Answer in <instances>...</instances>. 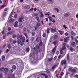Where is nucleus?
<instances>
[{"label":"nucleus","instance_id":"1","mask_svg":"<svg viewBox=\"0 0 78 78\" xmlns=\"http://www.w3.org/2000/svg\"><path fill=\"white\" fill-rule=\"evenodd\" d=\"M20 40L22 41L23 43H24L25 41V38L24 37H22V35H20Z\"/></svg>","mask_w":78,"mask_h":78},{"label":"nucleus","instance_id":"2","mask_svg":"<svg viewBox=\"0 0 78 78\" xmlns=\"http://www.w3.org/2000/svg\"><path fill=\"white\" fill-rule=\"evenodd\" d=\"M69 71H71L73 73H75L76 72V70L75 69H72L71 67H70L69 69Z\"/></svg>","mask_w":78,"mask_h":78},{"label":"nucleus","instance_id":"3","mask_svg":"<svg viewBox=\"0 0 78 78\" xmlns=\"http://www.w3.org/2000/svg\"><path fill=\"white\" fill-rule=\"evenodd\" d=\"M50 30H51L52 33H55V32H56V28L54 29L51 28L50 29Z\"/></svg>","mask_w":78,"mask_h":78},{"label":"nucleus","instance_id":"4","mask_svg":"<svg viewBox=\"0 0 78 78\" xmlns=\"http://www.w3.org/2000/svg\"><path fill=\"white\" fill-rule=\"evenodd\" d=\"M66 60H63L61 62L62 65H63V64L66 65Z\"/></svg>","mask_w":78,"mask_h":78},{"label":"nucleus","instance_id":"5","mask_svg":"<svg viewBox=\"0 0 78 78\" xmlns=\"http://www.w3.org/2000/svg\"><path fill=\"white\" fill-rule=\"evenodd\" d=\"M18 21L20 22H22V21H23V17H20Z\"/></svg>","mask_w":78,"mask_h":78},{"label":"nucleus","instance_id":"6","mask_svg":"<svg viewBox=\"0 0 78 78\" xmlns=\"http://www.w3.org/2000/svg\"><path fill=\"white\" fill-rule=\"evenodd\" d=\"M71 45L73 46L74 47H76V44L75 43V42H73L71 43Z\"/></svg>","mask_w":78,"mask_h":78},{"label":"nucleus","instance_id":"7","mask_svg":"<svg viewBox=\"0 0 78 78\" xmlns=\"http://www.w3.org/2000/svg\"><path fill=\"white\" fill-rule=\"evenodd\" d=\"M56 46H55V48L53 49L52 51V52L54 54L55 53V51H56Z\"/></svg>","mask_w":78,"mask_h":78},{"label":"nucleus","instance_id":"8","mask_svg":"<svg viewBox=\"0 0 78 78\" xmlns=\"http://www.w3.org/2000/svg\"><path fill=\"white\" fill-rule=\"evenodd\" d=\"M71 34L72 36H76V34L73 31H71Z\"/></svg>","mask_w":78,"mask_h":78},{"label":"nucleus","instance_id":"9","mask_svg":"<svg viewBox=\"0 0 78 78\" xmlns=\"http://www.w3.org/2000/svg\"><path fill=\"white\" fill-rule=\"evenodd\" d=\"M33 62L34 64H37V61L36 59H34L33 60Z\"/></svg>","mask_w":78,"mask_h":78},{"label":"nucleus","instance_id":"10","mask_svg":"<svg viewBox=\"0 0 78 78\" xmlns=\"http://www.w3.org/2000/svg\"><path fill=\"white\" fill-rule=\"evenodd\" d=\"M18 22L16 21L15 22V24L14 25V27H18Z\"/></svg>","mask_w":78,"mask_h":78},{"label":"nucleus","instance_id":"11","mask_svg":"<svg viewBox=\"0 0 78 78\" xmlns=\"http://www.w3.org/2000/svg\"><path fill=\"white\" fill-rule=\"evenodd\" d=\"M69 39V37H67V38H64V41L65 42H66L67 41V40H68Z\"/></svg>","mask_w":78,"mask_h":78},{"label":"nucleus","instance_id":"12","mask_svg":"<svg viewBox=\"0 0 78 78\" xmlns=\"http://www.w3.org/2000/svg\"><path fill=\"white\" fill-rule=\"evenodd\" d=\"M41 15L40 16V17L41 18H42L44 17V14L42 13V12H40Z\"/></svg>","mask_w":78,"mask_h":78},{"label":"nucleus","instance_id":"13","mask_svg":"<svg viewBox=\"0 0 78 78\" xmlns=\"http://www.w3.org/2000/svg\"><path fill=\"white\" fill-rule=\"evenodd\" d=\"M17 37L18 40H20V36L19 34H18L17 36Z\"/></svg>","mask_w":78,"mask_h":78},{"label":"nucleus","instance_id":"14","mask_svg":"<svg viewBox=\"0 0 78 78\" xmlns=\"http://www.w3.org/2000/svg\"><path fill=\"white\" fill-rule=\"evenodd\" d=\"M58 65H55L53 67H52V70H53V69H55V68H56L57 67H58Z\"/></svg>","mask_w":78,"mask_h":78},{"label":"nucleus","instance_id":"15","mask_svg":"<svg viewBox=\"0 0 78 78\" xmlns=\"http://www.w3.org/2000/svg\"><path fill=\"white\" fill-rule=\"evenodd\" d=\"M58 32L59 33L61 34V35H62V34H63V32L62 31H61V30H58Z\"/></svg>","mask_w":78,"mask_h":78},{"label":"nucleus","instance_id":"16","mask_svg":"<svg viewBox=\"0 0 78 78\" xmlns=\"http://www.w3.org/2000/svg\"><path fill=\"white\" fill-rule=\"evenodd\" d=\"M48 17L50 21V22H51L52 21V20H53V18L51 17V16H48Z\"/></svg>","mask_w":78,"mask_h":78},{"label":"nucleus","instance_id":"17","mask_svg":"<svg viewBox=\"0 0 78 78\" xmlns=\"http://www.w3.org/2000/svg\"><path fill=\"white\" fill-rule=\"evenodd\" d=\"M53 37H54V39H58V36L56 35H54L53 36Z\"/></svg>","mask_w":78,"mask_h":78},{"label":"nucleus","instance_id":"18","mask_svg":"<svg viewBox=\"0 0 78 78\" xmlns=\"http://www.w3.org/2000/svg\"><path fill=\"white\" fill-rule=\"evenodd\" d=\"M12 32L10 31L7 33V35H8L9 34L12 35Z\"/></svg>","mask_w":78,"mask_h":78},{"label":"nucleus","instance_id":"19","mask_svg":"<svg viewBox=\"0 0 78 78\" xmlns=\"http://www.w3.org/2000/svg\"><path fill=\"white\" fill-rule=\"evenodd\" d=\"M25 8L27 9H30V5H27L25 7Z\"/></svg>","mask_w":78,"mask_h":78},{"label":"nucleus","instance_id":"20","mask_svg":"<svg viewBox=\"0 0 78 78\" xmlns=\"http://www.w3.org/2000/svg\"><path fill=\"white\" fill-rule=\"evenodd\" d=\"M70 14L69 13H66L65 14L64 16L65 17H68V16H69Z\"/></svg>","mask_w":78,"mask_h":78},{"label":"nucleus","instance_id":"21","mask_svg":"<svg viewBox=\"0 0 78 78\" xmlns=\"http://www.w3.org/2000/svg\"><path fill=\"white\" fill-rule=\"evenodd\" d=\"M41 75H45V78H48V76L47 75H45V74L44 73H42Z\"/></svg>","mask_w":78,"mask_h":78},{"label":"nucleus","instance_id":"22","mask_svg":"<svg viewBox=\"0 0 78 78\" xmlns=\"http://www.w3.org/2000/svg\"><path fill=\"white\" fill-rule=\"evenodd\" d=\"M9 21L10 23H12V22L14 21V20L13 19H11L9 20Z\"/></svg>","mask_w":78,"mask_h":78},{"label":"nucleus","instance_id":"23","mask_svg":"<svg viewBox=\"0 0 78 78\" xmlns=\"http://www.w3.org/2000/svg\"><path fill=\"white\" fill-rule=\"evenodd\" d=\"M53 60V58H49L48 60V62H50L52 60Z\"/></svg>","mask_w":78,"mask_h":78},{"label":"nucleus","instance_id":"24","mask_svg":"<svg viewBox=\"0 0 78 78\" xmlns=\"http://www.w3.org/2000/svg\"><path fill=\"white\" fill-rule=\"evenodd\" d=\"M36 19L38 22H40V20H39V16L36 17Z\"/></svg>","mask_w":78,"mask_h":78},{"label":"nucleus","instance_id":"25","mask_svg":"<svg viewBox=\"0 0 78 78\" xmlns=\"http://www.w3.org/2000/svg\"><path fill=\"white\" fill-rule=\"evenodd\" d=\"M69 54L68 53L67 56V58L68 61H69V60L70 59V58H69Z\"/></svg>","mask_w":78,"mask_h":78},{"label":"nucleus","instance_id":"26","mask_svg":"<svg viewBox=\"0 0 78 78\" xmlns=\"http://www.w3.org/2000/svg\"><path fill=\"white\" fill-rule=\"evenodd\" d=\"M5 55H3L2 57V61H5Z\"/></svg>","mask_w":78,"mask_h":78},{"label":"nucleus","instance_id":"27","mask_svg":"<svg viewBox=\"0 0 78 78\" xmlns=\"http://www.w3.org/2000/svg\"><path fill=\"white\" fill-rule=\"evenodd\" d=\"M69 50L71 52L73 51H74V50H73V47H71L69 49Z\"/></svg>","mask_w":78,"mask_h":78},{"label":"nucleus","instance_id":"28","mask_svg":"<svg viewBox=\"0 0 78 78\" xmlns=\"http://www.w3.org/2000/svg\"><path fill=\"white\" fill-rule=\"evenodd\" d=\"M57 42L58 41H55L54 42H53V44H54V45L55 46L56 45V44H57Z\"/></svg>","mask_w":78,"mask_h":78},{"label":"nucleus","instance_id":"29","mask_svg":"<svg viewBox=\"0 0 78 78\" xmlns=\"http://www.w3.org/2000/svg\"><path fill=\"white\" fill-rule=\"evenodd\" d=\"M37 48H38V45L36 46L35 48H34V50L36 51V50Z\"/></svg>","mask_w":78,"mask_h":78},{"label":"nucleus","instance_id":"30","mask_svg":"<svg viewBox=\"0 0 78 78\" xmlns=\"http://www.w3.org/2000/svg\"><path fill=\"white\" fill-rule=\"evenodd\" d=\"M9 72L10 73H12L14 72V70H13V69H12L9 71Z\"/></svg>","mask_w":78,"mask_h":78},{"label":"nucleus","instance_id":"31","mask_svg":"<svg viewBox=\"0 0 78 78\" xmlns=\"http://www.w3.org/2000/svg\"><path fill=\"white\" fill-rule=\"evenodd\" d=\"M34 15L35 16H36V17H38V16H39V15L38 14V13H35L34 14Z\"/></svg>","mask_w":78,"mask_h":78},{"label":"nucleus","instance_id":"32","mask_svg":"<svg viewBox=\"0 0 78 78\" xmlns=\"http://www.w3.org/2000/svg\"><path fill=\"white\" fill-rule=\"evenodd\" d=\"M47 32L48 33V34H50V29L48 28L47 30Z\"/></svg>","mask_w":78,"mask_h":78},{"label":"nucleus","instance_id":"33","mask_svg":"<svg viewBox=\"0 0 78 78\" xmlns=\"http://www.w3.org/2000/svg\"><path fill=\"white\" fill-rule=\"evenodd\" d=\"M12 68L13 69H14V70H16V66L14 65L12 66Z\"/></svg>","mask_w":78,"mask_h":78},{"label":"nucleus","instance_id":"34","mask_svg":"<svg viewBox=\"0 0 78 78\" xmlns=\"http://www.w3.org/2000/svg\"><path fill=\"white\" fill-rule=\"evenodd\" d=\"M6 15H7V13L6 12H5L2 15V17H5V16H6Z\"/></svg>","mask_w":78,"mask_h":78},{"label":"nucleus","instance_id":"35","mask_svg":"<svg viewBox=\"0 0 78 78\" xmlns=\"http://www.w3.org/2000/svg\"><path fill=\"white\" fill-rule=\"evenodd\" d=\"M41 23H37V27H41Z\"/></svg>","mask_w":78,"mask_h":78},{"label":"nucleus","instance_id":"36","mask_svg":"<svg viewBox=\"0 0 78 78\" xmlns=\"http://www.w3.org/2000/svg\"><path fill=\"white\" fill-rule=\"evenodd\" d=\"M4 71L5 72H8V71H9V69L8 68H5L4 69Z\"/></svg>","mask_w":78,"mask_h":78},{"label":"nucleus","instance_id":"37","mask_svg":"<svg viewBox=\"0 0 78 78\" xmlns=\"http://www.w3.org/2000/svg\"><path fill=\"white\" fill-rule=\"evenodd\" d=\"M6 6V5H2L1 7V9H3V8H4Z\"/></svg>","mask_w":78,"mask_h":78},{"label":"nucleus","instance_id":"38","mask_svg":"<svg viewBox=\"0 0 78 78\" xmlns=\"http://www.w3.org/2000/svg\"><path fill=\"white\" fill-rule=\"evenodd\" d=\"M17 42L18 44H20L21 43V41L20 40H18Z\"/></svg>","mask_w":78,"mask_h":78},{"label":"nucleus","instance_id":"39","mask_svg":"<svg viewBox=\"0 0 78 78\" xmlns=\"http://www.w3.org/2000/svg\"><path fill=\"white\" fill-rule=\"evenodd\" d=\"M54 10H55V11H56L58 12H59V9H58V8H55Z\"/></svg>","mask_w":78,"mask_h":78},{"label":"nucleus","instance_id":"40","mask_svg":"<svg viewBox=\"0 0 78 78\" xmlns=\"http://www.w3.org/2000/svg\"><path fill=\"white\" fill-rule=\"evenodd\" d=\"M60 62V60L58 59L56 61V62L57 63V64H59V62Z\"/></svg>","mask_w":78,"mask_h":78},{"label":"nucleus","instance_id":"41","mask_svg":"<svg viewBox=\"0 0 78 78\" xmlns=\"http://www.w3.org/2000/svg\"><path fill=\"white\" fill-rule=\"evenodd\" d=\"M34 39L35 38H34V37H31V39H30V41H33L34 40Z\"/></svg>","mask_w":78,"mask_h":78},{"label":"nucleus","instance_id":"42","mask_svg":"<svg viewBox=\"0 0 78 78\" xmlns=\"http://www.w3.org/2000/svg\"><path fill=\"white\" fill-rule=\"evenodd\" d=\"M11 47V44H8V47L9 48H10Z\"/></svg>","mask_w":78,"mask_h":78},{"label":"nucleus","instance_id":"43","mask_svg":"<svg viewBox=\"0 0 78 78\" xmlns=\"http://www.w3.org/2000/svg\"><path fill=\"white\" fill-rule=\"evenodd\" d=\"M26 51H28V52H29L30 51V48H27L26 49Z\"/></svg>","mask_w":78,"mask_h":78},{"label":"nucleus","instance_id":"44","mask_svg":"<svg viewBox=\"0 0 78 78\" xmlns=\"http://www.w3.org/2000/svg\"><path fill=\"white\" fill-rule=\"evenodd\" d=\"M46 72L47 73H50V70L48 69H46Z\"/></svg>","mask_w":78,"mask_h":78},{"label":"nucleus","instance_id":"45","mask_svg":"<svg viewBox=\"0 0 78 78\" xmlns=\"http://www.w3.org/2000/svg\"><path fill=\"white\" fill-rule=\"evenodd\" d=\"M1 70L2 72H4V71H5V69H4V68L3 67L1 68Z\"/></svg>","mask_w":78,"mask_h":78},{"label":"nucleus","instance_id":"46","mask_svg":"<svg viewBox=\"0 0 78 78\" xmlns=\"http://www.w3.org/2000/svg\"><path fill=\"white\" fill-rule=\"evenodd\" d=\"M5 37H6V34H4L3 35V39H5Z\"/></svg>","mask_w":78,"mask_h":78},{"label":"nucleus","instance_id":"47","mask_svg":"<svg viewBox=\"0 0 78 78\" xmlns=\"http://www.w3.org/2000/svg\"><path fill=\"white\" fill-rule=\"evenodd\" d=\"M32 36H34L36 35V33H33L31 34Z\"/></svg>","mask_w":78,"mask_h":78},{"label":"nucleus","instance_id":"48","mask_svg":"<svg viewBox=\"0 0 78 78\" xmlns=\"http://www.w3.org/2000/svg\"><path fill=\"white\" fill-rule=\"evenodd\" d=\"M16 37V34H13L12 35V37L13 38V39H14L15 37Z\"/></svg>","mask_w":78,"mask_h":78},{"label":"nucleus","instance_id":"49","mask_svg":"<svg viewBox=\"0 0 78 78\" xmlns=\"http://www.w3.org/2000/svg\"><path fill=\"white\" fill-rule=\"evenodd\" d=\"M41 46H42V42H41V43L39 44V47H41Z\"/></svg>","mask_w":78,"mask_h":78},{"label":"nucleus","instance_id":"50","mask_svg":"<svg viewBox=\"0 0 78 78\" xmlns=\"http://www.w3.org/2000/svg\"><path fill=\"white\" fill-rule=\"evenodd\" d=\"M75 42H76V44H77V43L78 42V40H77V39H76V38H75Z\"/></svg>","mask_w":78,"mask_h":78},{"label":"nucleus","instance_id":"51","mask_svg":"<svg viewBox=\"0 0 78 78\" xmlns=\"http://www.w3.org/2000/svg\"><path fill=\"white\" fill-rule=\"evenodd\" d=\"M24 35L26 36V38H28V36H27V33H25Z\"/></svg>","mask_w":78,"mask_h":78},{"label":"nucleus","instance_id":"52","mask_svg":"<svg viewBox=\"0 0 78 78\" xmlns=\"http://www.w3.org/2000/svg\"><path fill=\"white\" fill-rule=\"evenodd\" d=\"M66 48V46H63L62 48V50H65Z\"/></svg>","mask_w":78,"mask_h":78},{"label":"nucleus","instance_id":"53","mask_svg":"<svg viewBox=\"0 0 78 78\" xmlns=\"http://www.w3.org/2000/svg\"><path fill=\"white\" fill-rule=\"evenodd\" d=\"M16 42H17V41H16V40H13V44H16Z\"/></svg>","mask_w":78,"mask_h":78},{"label":"nucleus","instance_id":"54","mask_svg":"<svg viewBox=\"0 0 78 78\" xmlns=\"http://www.w3.org/2000/svg\"><path fill=\"white\" fill-rule=\"evenodd\" d=\"M43 37H46V34H44L43 35Z\"/></svg>","mask_w":78,"mask_h":78},{"label":"nucleus","instance_id":"55","mask_svg":"<svg viewBox=\"0 0 78 78\" xmlns=\"http://www.w3.org/2000/svg\"><path fill=\"white\" fill-rule=\"evenodd\" d=\"M63 75H64V73L63 72H62L60 73V75L61 76H63Z\"/></svg>","mask_w":78,"mask_h":78},{"label":"nucleus","instance_id":"56","mask_svg":"<svg viewBox=\"0 0 78 78\" xmlns=\"http://www.w3.org/2000/svg\"><path fill=\"white\" fill-rule=\"evenodd\" d=\"M59 53V51H56V55H58Z\"/></svg>","mask_w":78,"mask_h":78},{"label":"nucleus","instance_id":"57","mask_svg":"<svg viewBox=\"0 0 78 78\" xmlns=\"http://www.w3.org/2000/svg\"><path fill=\"white\" fill-rule=\"evenodd\" d=\"M65 35L66 36H67L69 35V33L67 32H66L65 33Z\"/></svg>","mask_w":78,"mask_h":78},{"label":"nucleus","instance_id":"58","mask_svg":"<svg viewBox=\"0 0 78 78\" xmlns=\"http://www.w3.org/2000/svg\"><path fill=\"white\" fill-rule=\"evenodd\" d=\"M61 57H62V55H59L58 56V59H60L61 58Z\"/></svg>","mask_w":78,"mask_h":78},{"label":"nucleus","instance_id":"59","mask_svg":"<svg viewBox=\"0 0 78 78\" xmlns=\"http://www.w3.org/2000/svg\"><path fill=\"white\" fill-rule=\"evenodd\" d=\"M57 57H58V56H55V57L54 58V60H56V59H57Z\"/></svg>","mask_w":78,"mask_h":78},{"label":"nucleus","instance_id":"60","mask_svg":"<svg viewBox=\"0 0 78 78\" xmlns=\"http://www.w3.org/2000/svg\"><path fill=\"white\" fill-rule=\"evenodd\" d=\"M8 31H10L11 30V27H9L8 28Z\"/></svg>","mask_w":78,"mask_h":78},{"label":"nucleus","instance_id":"61","mask_svg":"<svg viewBox=\"0 0 78 78\" xmlns=\"http://www.w3.org/2000/svg\"><path fill=\"white\" fill-rule=\"evenodd\" d=\"M63 27L64 28H65V29H67V27H66V25H63Z\"/></svg>","mask_w":78,"mask_h":78},{"label":"nucleus","instance_id":"62","mask_svg":"<svg viewBox=\"0 0 78 78\" xmlns=\"http://www.w3.org/2000/svg\"><path fill=\"white\" fill-rule=\"evenodd\" d=\"M34 10V8H32L30 9L29 11L30 12V11H33Z\"/></svg>","mask_w":78,"mask_h":78},{"label":"nucleus","instance_id":"63","mask_svg":"<svg viewBox=\"0 0 78 78\" xmlns=\"http://www.w3.org/2000/svg\"><path fill=\"white\" fill-rule=\"evenodd\" d=\"M14 17H15V18H17V14H16L15 16H14Z\"/></svg>","mask_w":78,"mask_h":78},{"label":"nucleus","instance_id":"64","mask_svg":"<svg viewBox=\"0 0 78 78\" xmlns=\"http://www.w3.org/2000/svg\"><path fill=\"white\" fill-rule=\"evenodd\" d=\"M76 17L77 19H78V14H77L76 15Z\"/></svg>","mask_w":78,"mask_h":78}]
</instances>
